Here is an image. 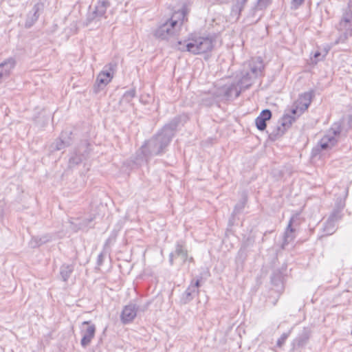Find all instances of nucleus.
Listing matches in <instances>:
<instances>
[{
	"mask_svg": "<svg viewBox=\"0 0 352 352\" xmlns=\"http://www.w3.org/2000/svg\"><path fill=\"white\" fill-rule=\"evenodd\" d=\"M269 233H271V231H269V232H266L264 233V235H266V234H268Z\"/></svg>",
	"mask_w": 352,
	"mask_h": 352,
	"instance_id": "a18cd8bd",
	"label": "nucleus"
},
{
	"mask_svg": "<svg viewBox=\"0 0 352 352\" xmlns=\"http://www.w3.org/2000/svg\"><path fill=\"white\" fill-rule=\"evenodd\" d=\"M254 243V239L251 237H248L244 240L241 244V246L238 251L236 256V262L243 264L247 259L249 250L248 248L253 246Z\"/></svg>",
	"mask_w": 352,
	"mask_h": 352,
	"instance_id": "ddd939ff",
	"label": "nucleus"
},
{
	"mask_svg": "<svg viewBox=\"0 0 352 352\" xmlns=\"http://www.w3.org/2000/svg\"><path fill=\"white\" fill-rule=\"evenodd\" d=\"M272 118V112L269 109L263 110L259 116L255 119V124L259 131H264L266 129V121Z\"/></svg>",
	"mask_w": 352,
	"mask_h": 352,
	"instance_id": "f3484780",
	"label": "nucleus"
},
{
	"mask_svg": "<svg viewBox=\"0 0 352 352\" xmlns=\"http://www.w3.org/2000/svg\"><path fill=\"white\" fill-rule=\"evenodd\" d=\"M282 274L280 272H274L271 276V282L274 285H279L282 283Z\"/></svg>",
	"mask_w": 352,
	"mask_h": 352,
	"instance_id": "c756f323",
	"label": "nucleus"
},
{
	"mask_svg": "<svg viewBox=\"0 0 352 352\" xmlns=\"http://www.w3.org/2000/svg\"><path fill=\"white\" fill-rule=\"evenodd\" d=\"M218 102L223 100H230L232 97L237 98L241 94V89L235 83L226 84L222 86H214L212 89Z\"/></svg>",
	"mask_w": 352,
	"mask_h": 352,
	"instance_id": "20e7f679",
	"label": "nucleus"
},
{
	"mask_svg": "<svg viewBox=\"0 0 352 352\" xmlns=\"http://www.w3.org/2000/svg\"><path fill=\"white\" fill-rule=\"evenodd\" d=\"M74 267L73 265L63 264L60 268V274L63 281H67L72 273L74 272Z\"/></svg>",
	"mask_w": 352,
	"mask_h": 352,
	"instance_id": "393cba45",
	"label": "nucleus"
},
{
	"mask_svg": "<svg viewBox=\"0 0 352 352\" xmlns=\"http://www.w3.org/2000/svg\"><path fill=\"white\" fill-rule=\"evenodd\" d=\"M94 219V217H90L88 219H83L80 223L78 226V229H83L87 228L89 223Z\"/></svg>",
	"mask_w": 352,
	"mask_h": 352,
	"instance_id": "e433bc0d",
	"label": "nucleus"
},
{
	"mask_svg": "<svg viewBox=\"0 0 352 352\" xmlns=\"http://www.w3.org/2000/svg\"><path fill=\"white\" fill-rule=\"evenodd\" d=\"M188 249L185 240L179 239L176 241L175 245V250L171 252L168 255V262L170 266L175 263V258L179 257L183 263H186L188 260Z\"/></svg>",
	"mask_w": 352,
	"mask_h": 352,
	"instance_id": "0eeeda50",
	"label": "nucleus"
},
{
	"mask_svg": "<svg viewBox=\"0 0 352 352\" xmlns=\"http://www.w3.org/2000/svg\"><path fill=\"white\" fill-rule=\"evenodd\" d=\"M119 62V57H114L110 63L107 64L104 67L109 69V71H111L113 73H116Z\"/></svg>",
	"mask_w": 352,
	"mask_h": 352,
	"instance_id": "cd10ccee",
	"label": "nucleus"
},
{
	"mask_svg": "<svg viewBox=\"0 0 352 352\" xmlns=\"http://www.w3.org/2000/svg\"><path fill=\"white\" fill-rule=\"evenodd\" d=\"M117 236V232L116 231H113L111 233L110 236L108 237V239L106 240L104 244L103 249L104 250L107 251V249L109 248L111 245L116 242Z\"/></svg>",
	"mask_w": 352,
	"mask_h": 352,
	"instance_id": "a878e982",
	"label": "nucleus"
},
{
	"mask_svg": "<svg viewBox=\"0 0 352 352\" xmlns=\"http://www.w3.org/2000/svg\"><path fill=\"white\" fill-rule=\"evenodd\" d=\"M150 305H151V301H147L144 304L141 305L140 306L136 305L137 314L138 312H145L146 311H147Z\"/></svg>",
	"mask_w": 352,
	"mask_h": 352,
	"instance_id": "c9c22d12",
	"label": "nucleus"
},
{
	"mask_svg": "<svg viewBox=\"0 0 352 352\" xmlns=\"http://www.w3.org/2000/svg\"><path fill=\"white\" fill-rule=\"evenodd\" d=\"M110 82L109 78L107 79L104 76H102L101 72H100L97 76L96 83L98 88L102 89Z\"/></svg>",
	"mask_w": 352,
	"mask_h": 352,
	"instance_id": "bb28decb",
	"label": "nucleus"
},
{
	"mask_svg": "<svg viewBox=\"0 0 352 352\" xmlns=\"http://www.w3.org/2000/svg\"><path fill=\"white\" fill-rule=\"evenodd\" d=\"M81 146H78L69 160V167H73L80 164L87 156V153L85 151L84 153H81Z\"/></svg>",
	"mask_w": 352,
	"mask_h": 352,
	"instance_id": "a211bd4d",
	"label": "nucleus"
},
{
	"mask_svg": "<svg viewBox=\"0 0 352 352\" xmlns=\"http://www.w3.org/2000/svg\"><path fill=\"white\" fill-rule=\"evenodd\" d=\"M52 241V236L45 234L42 236H33L30 241L32 248H38L43 244L47 243Z\"/></svg>",
	"mask_w": 352,
	"mask_h": 352,
	"instance_id": "b1692460",
	"label": "nucleus"
},
{
	"mask_svg": "<svg viewBox=\"0 0 352 352\" xmlns=\"http://www.w3.org/2000/svg\"><path fill=\"white\" fill-rule=\"evenodd\" d=\"M107 254H108V252L103 249L102 251L98 254V258H97V261H96L98 267H100V266L102 265L104 258L107 256Z\"/></svg>",
	"mask_w": 352,
	"mask_h": 352,
	"instance_id": "72a5a7b5",
	"label": "nucleus"
},
{
	"mask_svg": "<svg viewBox=\"0 0 352 352\" xmlns=\"http://www.w3.org/2000/svg\"><path fill=\"white\" fill-rule=\"evenodd\" d=\"M342 218L341 212L339 210H334L328 218L329 223H334Z\"/></svg>",
	"mask_w": 352,
	"mask_h": 352,
	"instance_id": "7c9ffc66",
	"label": "nucleus"
},
{
	"mask_svg": "<svg viewBox=\"0 0 352 352\" xmlns=\"http://www.w3.org/2000/svg\"><path fill=\"white\" fill-rule=\"evenodd\" d=\"M236 1H237L239 3H242V4H243V3H245L247 1V0H236Z\"/></svg>",
	"mask_w": 352,
	"mask_h": 352,
	"instance_id": "a19ab883",
	"label": "nucleus"
},
{
	"mask_svg": "<svg viewBox=\"0 0 352 352\" xmlns=\"http://www.w3.org/2000/svg\"><path fill=\"white\" fill-rule=\"evenodd\" d=\"M96 327L91 320L84 321L80 328V335L82 338L80 345L82 348H87L95 337Z\"/></svg>",
	"mask_w": 352,
	"mask_h": 352,
	"instance_id": "423d86ee",
	"label": "nucleus"
},
{
	"mask_svg": "<svg viewBox=\"0 0 352 352\" xmlns=\"http://www.w3.org/2000/svg\"><path fill=\"white\" fill-rule=\"evenodd\" d=\"M299 218L300 213L298 212L293 214L292 216L291 217L284 234L283 241L281 245L282 249H285V247L294 240V236L293 235V232H294L295 230L293 228L292 226L298 221Z\"/></svg>",
	"mask_w": 352,
	"mask_h": 352,
	"instance_id": "9d476101",
	"label": "nucleus"
},
{
	"mask_svg": "<svg viewBox=\"0 0 352 352\" xmlns=\"http://www.w3.org/2000/svg\"><path fill=\"white\" fill-rule=\"evenodd\" d=\"M303 1L304 0H293V1L296 6L300 5L303 2Z\"/></svg>",
	"mask_w": 352,
	"mask_h": 352,
	"instance_id": "58836bf2",
	"label": "nucleus"
},
{
	"mask_svg": "<svg viewBox=\"0 0 352 352\" xmlns=\"http://www.w3.org/2000/svg\"><path fill=\"white\" fill-rule=\"evenodd\" d=\"M241 75V78L238 81V83L236 84L238 87H240L239 89H241V91L243 89H248L253 83L254 80L256 79V78L252 77V75L249 74L248 70H245V69L242 71Z\"/></svg>",
	"mask_w": 352,
	"mask_h": 352,
	"instance_id": "aec40b11",
	"label": "nucleus"
},
{
	"mask_svg": "<svg viewBox=\"0 0 352 352\" xmlns=\"http://www.w3.org/2000/svg\"><path fill=\"white\" fill-rule=\"evenodd\" d=\"M245 70H248L249 74L256 78L264 76L265 65L261 56L252 58L247 66L244 65Z\"/></svg>",
	"mask_w": 352,
	"mask_h": 352,
	"instance_id": "6e6552de",
	"label": "nucleus"
},
{
	"mask_svg": "<svg viewBox=\"0 0 352 352\" xmlns=\"http://www.w3.org/2000/svg\"><path fill=\"white\" fill-rule=\"evenodd\" d=\"M269 233H271V231H269V232H266L264 233V235H266V234H268Z\"/></svg>",
	"mask_w": 352,
	"mask_h": 352,
	"instance_id": "79ce46f5",
	"label": "nucleus"
},
{
	"mask_svg": "<svg viewBox=\"0 0 352 352\" xmlns=\"http://www.w3.org/2000/svg\"><path fill=\"white\" fill-rule=\"evenodd\" d=\"M291 113L292 115H296L298 113H300V105L298 103H296V105L295 107L292 108V109L291 110Z\"/></svg>",
	"mask_w": 352,
	"mask_h": 352,
	"instance_id": "4c0bfd02",
	"label": "nucleus"
},
{
	"mask_svg": "<svg viewBox=\"0 0 352 352\" xmlns=\"http://www.w3.org/2000/svg\"><path fill=\"white\" fill-rule=\"evenodd\" d=\"M188 120L187 115H177L165 124L157 133L145 140L136 152L137 164H141L143 162L148 163L153 157L164 155L176 135L179 126L184 125Z\"/></svg>",
	"mask_w": 352,
	"mask_h": 352,
	"instance_id": "f257e3e1",
	"label": "nucleus"
},
{
	"mask_svg": "<svg viewBox=\"0 0 352 352\" xmlns=\"http://www.w3.org/2000/svg\"><path fill=\"white\" fill-rule=\"evenodd\" d=\"M269 233H271V231H269V232H266L264 233V235H266V234H268Z\"/></svg>",
	"mask_w": 352,
	"mask_h": 352,
	"instance_id": "c03bdc74",
	"label": "nucleus"
},
{
	"mask_svg": "<svg viewBox=\"0 0 352 352\" xmlns=\"http://www.w3.org/2000/svg\"><path fill=\"white\" fill-rule=\"evenodd\" d=\"M315 91L311 89L309 91L302 93L296 103L300 105V114H302L309 107L312 98L314 97Z\"/></svg>",
	"mask_w": 352,
	"mask_h": 352,
	"instance_id": "dca6fc26",
	"label": "nucleus"
},
{
	"mask_svg": "<svg viewBox=\"0 0 352 352\" xmlns=\"http://www.w3.org/2000/svg\"><path fill=\"white\" fill-rule=\"evenodd\" d=\"M197 296V292L193 289L190 285L182 294L180 298V302L182 304L186 305L191 302L194 298Z\"/></svg>",
	"mask_w": 352,
	"mask_h": 352,
	"instance_id": "5701e85b",
	"label": "nucleus"
},
{
	"mask_svg": "<svg viewBox=\"0 0 352 352\" xmlns=\"http://www.w3.org/2000/svg\"><path fill=\"white\" fill-rule=\"evenodd\" d=\"M187 261H188L189 263H194L195 262L193 257L192 256H188Z\"/></svg>",
	"mask_w": 352,
	"mask_h": 352,
	"instance_id": "ea45409f",
	"label": "nucleus"
},
{
	"mask_svg": "<svg viewBox=\"0 0 352 352\" xmlns=\"http://www.w3.org/2000/svg\"><path fill=\"white\" fill-rule=\"evenodd\" d=\"M312 336V330L309 327H303L291 343L292 352H301L307 346Z\"/></svg>",
	"mask_w": 352,
	"mask_h": 352,
	"instance_id": "39448f33",
	"label": "nucleus"
},
{
	"mask_svg": "<svg viewBox=\"0 0 352 352\" xmlns=\"http://www.w3.org/2000/svg\"><path fill=\"white\" fill-rule=\"evenodd\" d=\"M269 233H271V231H269V232H266L264 233V235H266V234H268Z\"/></svg>",
	"mask_w": 352,
	"mask_h": 352,
	"instance_id": "37998d69",
	"label": "nucleus"
},
{
	"mask_svg": "<svg viewBox=\"0 0 352 352\" xmlns=\"http://www.w3.org/2000/svg\"><path fill=\"white\" fill-rule=\"evenodd\" d=\"M187 20V14L185 10L175 11L166 21L156 28L154 35L160 38H166L173 35Z\"/></svg>",
	"mask_w": 352,
	"mask_h": 352,
	"instance_id": "f03ea898",
	"label": "nucleus"
},
{
	"mask_svg": "<svg viewBox=\"0 0 352 352\" xmlns=\"http://www.w3.org/2000/svg\"><path fill=\"white\" fill-rule=\"evenodd\" d=\"M72 142V131H63L60 136L55 141L54 150L60 151L65 147L69 146Z\"/></svg>",
	"mask_w": 352,
	"mask_h": 352,
	"instance_id": "2eb2a0df",
	"label": "nucleus"
},
{
	"mask_svg": "<svg viewBox=\"0 0 352 352\" xmlns=\"http://www.w3.org/2000/svg\"><path fill=\"white\" fill-rule=\"evenodd\" d=\"M15 65L16 61L14 58H9L0 64V83L10 77Z\"/></svg>",
	"mask_w": 352,
	"mask_h": 352,
	"instance_id": "4468645a",
	"label": "nucleus"
},
{
	"mask_svg": "<svg viewBox=\"0 0 352 352\" xmlns=\"http://www.w3.org/2000/svg\"><path fill=\"white\" fill-rule=\"evenodd\" d=\"M102 76H104L105 78L107 79L109 78L110 81L113 79L115 73L112 72L111 71H109V69L106 68H103V69L100 72Z\"/></svg>",
	"mask_w": 352,
	"mask_h": 352,
	"instance_id": "f704fd0d",
	"label": "nucleus"
},
{
	"mask_svg": "<svg viewBox=\"0 0 352 352\" xmlns=\"http://www.w3.org/2000/svg\"><path fill=\"white\" fill-rule=\"evenodd\" d=\"M136 305L134 303H129L124 307L120 319L123 324H129L133 321L137 316Z\"/></svg>",
	"mask_w": 352,
	"mask_h": 352,
	"instance_id": "9b49d317",
	"label": "nucleus"
},
{
	"mask_svg": "<svg viewBox=\"0 0 352 352\" xmlns=\"http://www.w3.org/2000/svg\"><path fill=\"white\" fill-rule=\"evenodd\" d=\"M199 96L201 104L206 107H211L218 102L212 89L208 91H201Z\"/></svg>",
	"mask_w": 352,
	"mask_h": 352,
	"instance_id": "6ab92c4d",
	"label": "nucleus"
},
{
	"mask_svg": "<svg viewBox=\"0 0 352 352\" xmlns=\"http://www.w3.org/2000/svg\"><path fill=\"white\" fill-rule=\"evenodd\" d=\"M201 277L197 278L196 280L192 279L190 281V286L197 292V296L199 294V287L201 286Z\"/></svg>",
	"mask_w": 352,
	"mask_h": 352,
	"instance_id": "473e14b6",
	"label": "nucleus"
},
{
	"mask_svg": "<svg viewBox=\"0 0 352 352\" xmlns=\"http://www.w3.org/2000/svg\"><path fill=\"white\" fill-rule=\"evenodd\" d=\"M181 52H188L194 55L204 54V58L208 59L210 56V52L214 45H177Z\"/></svg>",
	"mask_w": 352,
	"mask_h": 352,
	"instance_id": "1a4fd4ad",
	"label": "nucleus"
},
{
	"mask_svg": "<svg viewBox=\"0 0 352 352\" xmlns=\"http://www.w3.org/2000/svg\"><path fill=\"white\" fill-rule=\"evenodd\" d=\"M291 332H292V330H289L287 332H285L281 335V336L278 339L277 342H276V346L280 348L284 345L286 340L290 336Z\"/></svg>",
	"mask_w": 352,
	"mask_h": 352,
	"instance_id": "2f4dec72",
	"label": "nucleus"
},
{
	"mask_svg": "<svg viewBox=\"0 0 352 352\" xmlns=\"http://www.w3.org/2000/svg\"><path fill=\"white\" fill-rule=\"evenodd\" d=\"M329 50L330 46L327 45V47H324L322 50L318 49L316 52H312L310 57V64L316 65L319 61L322 60L327 55Z\"/></svg>",
	"mask_w": 352,
	"mask_h": 352,
	"instance_id": "4be33fe9",
	"label": "nucleus"
},
{
	"mask_svg": "<svg viewBox=\"0 0 352 352\" xmlns=\"http://www.w3.org/2000/svg\"><path fill=\"white\" fill-rule=\"evenodd\" d=\"M136 96V91L135 89H131L124 92L122 96V99L126 102H130L133 98Z\"/></svg>",
	"mask_w": 352,
	"mask_h": 352,
	"instance_id": "c85d7f7f",
	"label": "nucleus"
},
{
	"mask_svg": "<svg viewBox=\"0 0 352 352\" xmlns=\"http://www.w3.org/2000/svg\"><path fill=\"white\" fill-rule=\"evenodd\" d=\"M344 119L334 122L327 133L320 140L317 145L311 150V157L318 156L322 150H329L335 146L338 142V137L342 131Z\"/></svg>",
	"mask_w": 352,
	"mask_h": 352,
	"instance_id": "7ed1b4c3",
	"label": "nucleus"
},
{
	"mask_svg": "<svg viewBox=\"0 0 352 352\" xmlns=\"http://www.w3.org/2000/svg\"><path fill=\"white\" fill-rule=\"evenodd\" d=\"M248 202V195L246 192H243L241 195V200L235 205L231 217L229 220V224L232 226L233 224L234 216L241 213L243 209L245 208L246 204Z\"/></svg>",
	"mask_w": 352,
	"mask_h": 352,
	"instance_id": "412c9836",
	"label": "nucleus"
},
{
	"mask_svg": "<svg viewBox=\"0 0 352 352\" xmlns=\"http://www.w3.org/2000/svg\"><path fill=\"white\" fill-rule=\"evenodd\" d=\"M296 118L294 116L284 115L281 118V123L277 126L276 131L272 132L271 135L274 137L281 136L292 126Z\"/></svg>",
	"mask_w": 352,
	"mask_h": 352,
	"instance_id": "f8f14e48",
	"label": "nucleus"
}]
</instances>
